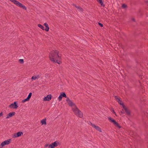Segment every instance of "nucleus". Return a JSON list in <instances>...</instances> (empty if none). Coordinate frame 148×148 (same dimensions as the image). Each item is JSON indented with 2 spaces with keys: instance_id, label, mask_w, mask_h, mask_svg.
Returning a JSON list of instances; mask_svg holds the SVG:
<instances>
[{
  "instance_id": "c756f323",
  "label": "nucleus",
  "mask_w": 148,
  "mask_h": 148,
  "mask_svg": "<svg viewBox=\"0 0 148 148\" xmlns=\"http://www.w3.org/2000/svg\"><path fill=\"white\" fill-rule=\"evenodd\" d=\"M112 113H113L115 115L117 116L115 112H114V110H112Z\"/></svg>"
},
{
  "instance_id": "f704fd0d",
  "label": "nucleus",
  "mask_w": 148,
  "mask_h": 148,
  "mask_svg": "<svg viewBox=\"0 0 148 148\" xmlns=\"http://www.w3.org/2000/svg\"><path fill=\"white\" fill-rule=\"evenodd\" d=\"M122 111H121V113H122V114H124V113L123 112V109H122Z\"/></svg>"
},
{
  "instance_id": "cd10ccee",
  "label": "nucleus",
  "mask_w": 148,
  "mask_h": 148,
  "mask_svg": "<svg viewBox=\"0 0 148 148\" xmlns=\"http://www.w3.org/2000/svg\"><path fill=\"white\" fill-rule=\"evenodd\" d=\"M70 100H71L69 99V97L67 98V99L66 100V101H67V102Z\"/></svg>"
},
{
  "instance_id": "7ed1b4c3",
  "label": "nucleus",
  "mask_w": 148,
  "mask_h": 148,
  "mask_svg": "<svg viewBox=\"0 0 148 148\" xmlns=\"http://www.w3.org/2000/svg\"><path fill=\"white\" fill-rule=\"evenodd\" d=\"M108 119L110 122L113 123L114 125L116 127H117L119 128H120L121 127L119 125L118 123L116 121L113 119L112 118L110 117H108Z\"/></svg>"
},
{
  "instance_id": "4468645a",
  "label": "nucleus",
  "mask_w": 148,
  "mask_h": 148,
  "mask_svg": "<svg viewBox=\"0 0 148 148\" xmlns=\"http://www.w3.org/2000/svg\"><path fill=\"white\" fill-rule=\"evenodd\" d=\"M74 5L76 8H77L78 10H79L80 11L82 12L83 11V9L80 7L79 6H77L76 5L74 4Z\"/></svg>"
},
{
  "instance_id": "f3484780",
  "label": "nucleus",
  "mask_w": 148,
  "mask_h": 148,
  "mask_svg": "<svg viewBox=\"0 0 148 148\" xmlns=\"http://www.w3.org/2000/svg\"><path fill=\"white\" fill-rule=\"evenodd\" d=\"M57 143H58V142H57V141H55L53 143L51 144L52 145V147L53 148H54L55 147H56L57 146Z\"/></svg>"
},
{
  "instance_id": "a211bd4d",
  "label": "nucleus",
  "mask_w": 148,
  "mask_h": 148,
  "mask_svg": "<svg viewBox=\"0 0 148 148\" xmlns=\"http://www.w3.org/2000/svg\"><path fill=\"white\" fill-rule=\"evenodd\" d=\"M38 26L41 29H42L43 30H45V29L44 27L41 24H38Z\"/></svg>"
},
{
  "instance_id": "f03ea898",
  "label": "nucleus",
  "mask_w": 148,
  "mask_h": 148,
  "mask_svg": "<svg viewBox=\"0 0 148 148\" xmlns=\"http://www.w3.org/2000/svg\"><path fill=\"white\" fill-rule=\"evenodd\" d=\"M72 110L76 115L79 116L80 118H82L83 116L82 113L76 106H75L74 107L72 108Z\"/></svg>"
},
{
  "instance_id": "6e6552de",
  "label": "nucleus",
  "mask_w": 148,
  "mask_h": 148,
  "mask_svg": "<svg viewBox=\"0 0 148 148\" xmlns=\"http://www.w3.org/2000/svg\"><path fill=\"white\" fill-rule=\"evenodd\" d=\"M52 96L51 95H48L46 97L43 98V100L44 101H49L51 99Z\"/></svg>"
},
{
  "instance_id": "c9c22d12",
  "label": "nucleus",
  "mask_w": 148,
  "mask_h": 148,
  "mask_svg": "<svg viewBox=\"0 0 148 148\" xmlns=\"http://www.w3.org/2000/svg\"><path fill=\"white\" fill-rule=\"evenodd\" d=\"M136 62L137 63H138L137 61H136Z\"/></svg>"
},
{
  "instance_id": "aec40b11",
  "label": "nucleus",
  "mask_w": 148,
  "mask_h": 148,
  "mask_svg": "<svg viewBox=\"0 0 148 148\" xmlns=\"http://www.w3.org/2000/svg\"><path fill=\"white\" fill-rule=\"evenodd\" d=\"M29 99L27 97V98H26L22 100V102L24 103L26 101H29Z\"/></svg>"
},
{
  "instance_id": "7c9ffc66",
  "label": "nucleus",
  "mask_w": 148,
  "mask_h": 148,
  "mask_svg": "<svg viewBox=\"0 0 148 148\" xmlns=\"http://www.w3.org/2000/svg\"><path fill=\"white\" fill-rule=\"evenodd\" d=\"M49 145L48 144H46L45 146V147H49Z\"/></svg>"
},
{
  "instance_id": "39448f33",
  "label": "nucleus",
  "mask_w": 148,
  "mask_h": 148,
  "mask_svg": "<svg viewBox=\"0 0 148 148\" xmlns=\"http://www.w3.org/2000/svg\"><path fill=\"white\" fill-rule=\"evenodd\" d=\"M17 103V101H15L14 103H12L10 105L9 107L10 108H12L16 109L18 107Z\"/></svg>"
},
{
  "instance_id": "b1692460",
  "label": "nucleus",
  "mask_w": 148,
  "mask_h": 148,
  "mask_svg": "<svg viewBox=\"0 0 148 148\" xmlns=\"http://www.w3.org/2000/svg\"><path fill=\"white\" fill-rule=\"evenodd\" d=\"M122 7L123 8H125L127 7V5L124 4L122 5Z\"/></svg>"
},
{
  "instance_id": "4be33fe9",
  "label": "nucleus",
  "mask_w": 148,
  "mask_h": 148,
  "mask_svg": "<svg viewBox=\"0 0 148 148\" xmlns=\"http://www.w3.org/2000/svg\"><path fill=\"white\" fill-rule=\"evenodd\" d=\"M32 93L30 92L29 93V94L28 95V97H27L28 98H29V99H30L31 97L32 96Z\"/></svg>"
},
{
  "instance_id": "20e7f679",
  "label": "nucleus",
  "mask_w": 148,
  "mask_h": 148,
  "mask_svg": "<svg viewBox=\"0 0 148 148\" xmlns=\"http://www.w3.org/2000/svg\"><path fill=\"white\" fill-rule=\"evenodd\" d=\"M11 141V139H8L2 142L0 145V148H2L5 145L9 144Z\"/></svg>"
},
{
  "instance_id": "2f4dec72",
  "label": "nucleus",
  "mask_w": 148,
  "mask_h": 148,
  "mask_svg": "<svg viewBox=\"0 0 148 148\" xmlns=\"http://www.w3.org/2000/svg\"><path fill=\"white\" fill-rule=\"evenodd\" d=\"M3 116V112H1L0 113V117L1 116Z\"/></svg>"
},
{
  "instance_id": "412c9836",
  "label": "nucleus",
  "mask_w": 148,
  "mask_h": 148,
  "mask_svg": "<svg viewBox=\"0 0 148 148\" xmlns=\"http://www.w3.org/2000/svg\"><path fill=\"white\" fill-rule=\"evenodd\" d=\"M19 62L21 64H23L24 62V60L23 59H20L19 60Z\"/></svg>"
},
{
  "instance_id": "9b49d317",
  "label": "nucleus",
  "mask_w": 148,
  "mask_h": 148,
  "mask_svg": "<svg viewBox=\"0 0 148 148\" xmlns=\"http://www.w3.org/2000/svg\"><path fill=\"white\" fill-rule=\"evenodd\" d=\"M123 109L125 110V112L127 113V114L128 115H130V110H128L127 108L125 106H123Z\"/></svg>"
},
{
  "instance_id": "f8f14e48",
  "label": "nucleus",
  "mask_w": 148,
  "mask_h": 148,
  "mask_svg": "<svg viewBox=\"0 0 148 148\" xmlns=\"http://www.w3.org/2000/svg\"><path fill=\"white\" fill-rule=\"evenodd\" d=\"M44 25L45 27V30L46 32H48L49 30V27L48 24L47 23H44Z\"/></svg>"
},
{
  "instance_id": "393cba45",
  "label": "nucleus",
  "mask_w": 148,
  "mask_h": 148,
  "mask_svg": "<svg viewBox=\"0 0 148 148\" xmlns=\"http://www.w3.org/2000/svg\"><path fill=\"white\" fill-rule=\"evenodd\" d=\"M98 24L99 25V26H100V27H103V25L101 23H98Z\"/></svg>"
},
{
  "instance_id": "5701e85b",
  "label": "nucleus",
  "mask_w": 148,
  "mask_h": 148,
  "mask_svg": "<svg viewBox=\"0 0 148 148\" xmlns=\"http://www.w3.org/2000/svg\"><path fill=\"white\" fill-rule=\"evenodd\" d=\"M36 79H37L36 76H35V75H34V76H33L32 77V78H31V79H32V80H35Z\"/></svg>"
},
{
  "instance_id": "0eeeda50",
  "label": "nucleus",
  "mask_w": 148,
  "mask_h": 148,
  "mask_svg": "<svg viewBox=\"0 0 148 148\" xmlns=\"http://www.w3.org/2000/svg\"><path fill=\"white\" fill-rule=\"evenodd\" d=\"M23 134V133L22 132H19L16 133H15L13 136V138H16L20 136Z\"/></svg>"
},
{
  "instance_id": "c85d7f7f",
  "label": "nucleus",
  "mask_w": 148,
  "mask_h": 148,
  "mask_svg": "<svg viewBox=\"0 0 148 148\" xmlns=\"http://www.w3.org/2000/svg\"><path fill=\"white\" fill-rule=\"evenodd\" d=\"M40 75H36L37 79H38L39 78Z\"/></svg>"
},
{
  "instance_id": "6ab92c4d",
  "label": "nucleus",
  "mask_w": 148,
  "mask_h": 148,
  "mask_svg": "<svg viewBox=\"0 0 148 148\" xmlns=\"http://www.w3.org/2000/svg\"><path fill=\"white\" fill-rule=\"evenodd\" d=\"M95 128L99 132H101V129L99 127L96 126Z\"/></svg>"
},
{
  "instance_id": "1a4fd4ad",
  "label": "nucleus",
  "mask_w": 148,
  "mask_h": 148,
  "mask_svg": "<svg viewBox=\"0 0 148 148\" xmlns=\"http://www.w3.org/2000/svg\"><path fill=\"white\" fill-rule=\"evenodd\" d=\"M114 97L115 99H116V101L120 105H122L123 107V106H125L124 105L123 103L121 102V100L119 98H118L117 96H115Z\"/></svg>"
},
{
  "instance_id": "9d476101",
  "label": "nucleus",
  "mask_w": 148,
  "mask_h": 148,
  "mask_svg": "<svg viewBox=\"0 0 148 148\" xmlns=\"http://www.w3.org/2000/svg\"><path fill=\"white\" fill-rule=\"evenodd\" d=\"M15 114V112H12L9 113L7 116L6 118V119H8L10 117H12L13 116H14Z\"/></svg>"
},
{
  "instance_id": "72a5a7b5",
  "label": "nucleus",
  "mask_w": 148,
  "mask_h": 148,
  "mask_svg": "<svg viewBox=\"0 0 148 148\" xmlns=\"http://www.w3.org/2000/svg\"><path fill=\"white\" fill-rule=\"evenodd\" d=\"M132 20L134 22L135 21V19L134 18H132Z\"/></svg>"
},
{
  "instance_id": "423d86ee",
  "label": "nucleus",
  "mask_w": 148,
  "mask_h": 148,
  "mask_svg": "<svg viewBox=\"0 0 148 148\" xmlns=\"http://www.w3.org/2000/svg\"><path fill=\"white\" fill-rule=\"evenodd\" d=\"M63 97L67 98L66 95L64 92H62L60 93V95L58 97L59 101H61Z\"/></svg>"
},
{
  "instance_id": "a878e982",
  "label": "nucleus",
  "mask_w": 148,
  "mask_h": 148,
  "mask_svg": "<svg viewBox=\"0 0 148 148\" xmlns=\"http://www.w3.org/2000/svg\"><path fill=\"white\" fill-rule=\"evenodd\" d=\"M91 125H92L93 127L94 128H95V126H96L94 124H93L91 123Z\"/></svg>"
},
{
  "instance_id": "2eb2a0df",
  "label": "nucleus",
  "mask_w": 148,
  "mask_h": 148,
  "mask_svg": "<svg viewBox=\"0 0 148 148\" xmlns=\"http://www.w3.org/2000/svg\"><path fill=\"white\" fill-rule=\"evenodd\" d=\"M103 7H104L105 6V5L103 4L102 0H96Z\"/></svg>"
},
{
  "instance_id": "ddd939ff",
  "label": "nucleus",
  "mask_w": 148,
  "mask_h": 148,
  "mask_svg": "<svg viewBox=\"0 0 148 148\" xmlns=\"http://www.w3.org/2000/svg\"><path fill=\"white\" fill-rule=\"evenodd\" d=\"M67 103H68V104L70 106H76L75 105V104L73 103V102H72L71 100L69 102H67Z\"/></svg>"
},
{
  "instance_id": "bb28decb",
  "label": "nucleus",
  "mask_w": 148,
  "mask_h": 148,
  "mask_svg": "<svg viewBox=\"0 0 148 148\" xmlns=\"http://www.w3.org/2000/svg\"><path fill=\"white\" fill-rule=\"evenodd\" d=\"M48 148H53L52 147V145L51 144L50 145H49Z\"/></svg>"
},
{
  "instance_id": "f257e3e1",
  "label": "nucleus",
  "mask_w": 148,
  "mask_h": 148,
  "mask_svg": "<svg viewBox=\"0 0 148 148\" xmlns=\"http://www.w3.org/2000/svg\"><path fill=\"white\" fill-rule=\"evenodd\" d=\"M59 52L56 50H53L50 53L49 58L51 61L53 63H57L60 64L59 60L61 58V54L58 53Z\"/></svg>"
},
{
  "instance_id": "473e14b6",
  "label": "nucleus",
  "mask_w": 148,
  "mask_h": 148,
  "mask_svg": "<svg viewBox=\"0 0 148 148\" xmlns=\"http://www.w3.org/2000/svg\"><path fill=\"white\" fill-rule=\"evenodd\" d=\"M145 3L147 4V5L148 6V1H145Z\"/></svg>"
},
{
  "instance_id": "dca6fc26",
  "label": "nucleus",
  "mask_w": 148,
  "mask_h": 148,
  "mask_svg": "<svg viewBox=\"0 0 148 148\" xmlns=\"http://www.w3.org/2000/svg\"><path fill=\"white\" fill-rule=\"evenodd\" d=\"M41 123L42 125H46V119H44L42 120L41 121Z\"/></svg>"
}]
</instances>
